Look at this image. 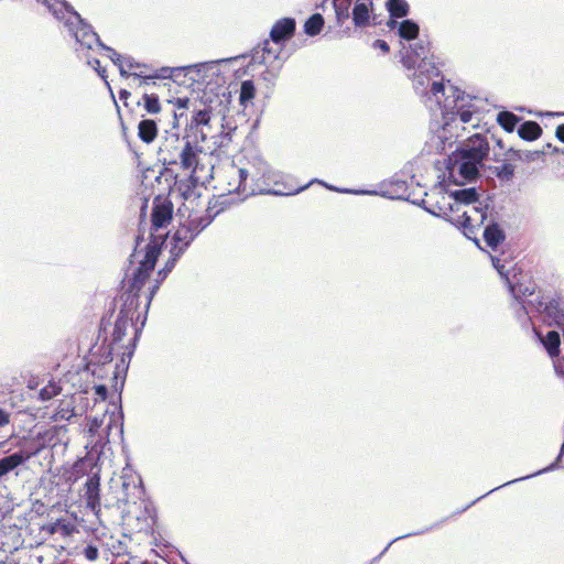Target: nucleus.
<instances>
[{
    "instance_id": "obj_1",
    "label": "nucleus",
    "mask_w": 564,
    "mask_h": 564,
    "mask_svg": "<svg viewBox=\"0 0 564 564\" xmlns=\"http://www.w3.org/2000/svg\"><path fill=\"white\" fill-rule=\"evenodd\" d=\"M199 152L200 149L186 138L171 134L161 142L158 159L166 169L178 165L183 170H194L198 165Z\"/></svg>"
},
{
    "instance_id": "obj_2",
    "label": "nucleus",
    "mask_w": 564,
    "mask_h": 564,
    "mask_svg": "<svg viewBox=\"0 0 564 564\" xmlns=\"http://www.w3.org/2000/svg\"><path fill=\"white\" fill-rule=\"evenodd\" d=\"M140 334L141 328L135 326L134 321L118 316L115 322L111 341L107 348L106 360L111 361L115 355L120 356L122 361H124V357L131 358Z\"/></svg>"
},
{
    "instance_id": "obj_3",
    "label": "nucleus",
    "mask_w": 564,
    "mask_h": 564,
    "mask_svg": "<svg viewBox=\"0 0 564 564\" xmlns=\"http://www.w3.org/2000/svg\"><path fill=\"white\" fill-rule=\"evenodd\" d=\"M162 245V237L155 238L153 236L152 240L147 245L144 258L140 261L139 267L132 274V278L128 281L126 289L141 293L142 288L149 281L150 275L154 270L158 258L161 253Z\"/></svg>"
},
{
    "instance_id": "obj_4",
    "label": "nucleus",
    "mask_w": 564,
    "mask_h": 564,
    "mask_svg": "<svg viewBox=\"0 0 564 564\" xmlns=\"http://www.w3.org/2000/svg\"><path fill=\"white\" fill-rule=\"evenodd\" d=\"M442 205L437 203L435 208L430 209V212L447 219L468 207H473L471 204L478 200V193L474 187L458 189L451 194H442Z\"/></svg>"
},
{
    "instance_id": "obj_5",
    "label": "nucleus",
    "mask_w": 564,
    "mask_h": 564,
    "mask_svg": "<svg viewBox=\"0 0 564 564\" xmlns=\"http://www.w3.org/2000/svg\"><path fill=\"white\" fill-rule=\"evenodd\" d=\"M246 178H248L247 169L228 164L217 171L215 187L220 192V195L238 194L243 197Z\"/></svg>"
},
{
    "instance_id": "obj_6",
    "label": "nucleus",
    "mask_w": 564,
    "mask_h": 564,
    "mask_svg": "<svg viewBox=\"0 0 564 564\" xmlns=\"http://www.w3.org/2000/svg\"><path fill=\"white\" fill-rule=\"evenodd\" d=\"M487 210L488 206H473L462 210V213L455 216H451L447 220L462 229L467 238L477 241V235L487 220Z\"/></svg>"
},
{
    "instance_id": "obj_7",
    "label": "nucleus",
    "mask_w": 564,
    "mask_h": 564,
    "mask_svg": "<svg viewBox=\"0 0 564 564\" xmlns=\"http://www.w3.org/2000/svg\"><path fill=\"white\" fill-rule=\"evenodd\" d=\"M280 50H273L270 41L265 40L261 46L254 48L251 57V65H264L265 69L261 73L263 80H274L282 68V61L279 57Z\"/></svg>"
},
{
    "instance_id": "obj_8",
    "label": "nucleus",
    "mask_w": 564,
    "mask_h": 564,
    "mask_svg": "<svg viewBox=\"0 0 564 564\" xmlns=\"http://www.w3.org/2000/svg\"><path fill=\"white\" fill-rule=\"evenodd\" d=\"M173 203L167 197L158 195L153 198L150 241L152 240L153 235L155 238L162 237L163 242L165 241L167 236L166 234L156 235L155 232L161 228H166L171 224L173 219Z\"/></svg>"
},
{
    "instance_id": "obj_9",
    "label": "nucleus",
    "mask_w": 564,
    "mask_h": 564,
    "mask_svg": "<svg viewBox=\"0 0 564 564\" xmlns=\"http://www.w3.org/2000/svg\"><path fill=\"white\" fill-rule=\"evenodd\" d=\"M247 174L243 198L270 191L271 172L267 164H253L247 169Z\"/></svg>"
},
{
    "instance_id": "obj_10",
    "label": "nucleus",
    "mask_w": 564,
    "mask_h": 564,
    "mask_svg": "<svg viewBox=\"0 0 564 564\" xmlns=\"http://www.w3.org/2000/svg\"><path fill=\"white\" fill-rule=\"evenodd\" d=\"M124 66L129 70L128 77L133 76L139 79L138 87L148 85L150 79L170 78L172 76V68L170 67L154 68L151 65L135 62L130 56L127 57Z\"/></svg>"
},
{
    "instance_id": "obj_11",
    "label": "nucleus",
    "mask_w": 564,
    "mask_h": 564,
    "mask_svg": "<svg viewBox=\"0 0 564 564\" xmlns=\"http://www.w3.org/2000/svg\"><path fill=\"white\" fill-rule=\"evenodd\" d=\"M489 143L487 138L480 133L469 137L458 149L455 150V158L467 159L481 165L488 156Z\"/></svg>"
},
{
    "instance_id": "obj_12",
    "label": "nucleus",
    "mask_w": 564,
    "mask_h": 564,
    "mask_svg": "<svg viewBox=\"0 0 564 564\" xmlns=\"http://www.w3.org/2000/svg\"><path fill=\"white\" fill-rule=\"evenodd\" d=\"M479 166L475 162L455 158V151L449 156L448 178L455 184H464L475 180L479 174Z\"/></svg>"
},
{
    "instance_id": "obj_13",
    "label": "nucleus",
    "mask_w": 564,
    "mask_h": 564,
    "mask_svg": "<svg viewBox=\"0 0 564 564\" xmlns=\"http://www.w3.org/2000/svg\"><path fill=\"white\" fill-rule=\"evenodd\" d=\"M529 159L531 155L529 153H523L520 150H514L512 148L506 150L505 158L500 159L498 154L494 153V161L501 162L500 166L495 167V174L500 181H511L514 176V163L518 161H522L523 159Z\"/></svg>"
},
{
    "instance_id": "obj_14",
    "label": "nucleus",
    "mask_w": 564,
    "mask_h": 564,
    "mask_svg": "<svg viewBox=\"0 0 564 564\" xmlns=\"http://www.w3.org/2000/svg\"><path fill=\"white\" fill-rule=\"evenodd\" d=\"M197 231L186 225H181L171 238L170 252L175 256H182L191 242L196 237Z\"/></svg>"
},
{
    "instance_id": "obj_15",
    "label": "nucleus",
    "mask_w": 564,
    "mask_h": 564,
    "mask_svg": "<svg viewBox=\"0 0 564 564\" xmlns=\"http://www.w3.org/2000/svg\"><path fill=\"white\" fill-rule=\"evenodd\" d=\"M84 499L86 507L94 513L98 514L100 512V477L97 474L87 479Z\"/></svg>"
},
{
    "instance_id": "obj_16",
    "label": "nucleus",
    "mask_w": 564,
    "mask_h": 564,
    "mask_svg": "<svg viewBox=\"0 0 564 564\" xmlns=\"http://www.w3.org/2000/svg\"><path fill=\"white\" fill-rule=\"evenodd\" d=\"M464 98H460L463 101ZM459 97L457 96L455 99V106L452 108V110L444 111V126L443 128L446 129L451 122H455L456 120H459L460 123H469L473 120V116L475 113L474 106H468L465 108L464 105H458Z\"/></svg>"
},
{
    "instance_id": "obj_17",
    "label": "nucleus",
    "mask_w": 564,
    "mask_h": 564,
    "mask_svg": "<svg viewBox=\"0 0 564 564\" xmlns=\"http://www.w3.org/2000/svg\"><path fill=\"white\" fill-rule=\"evenodd\" d=\"M181 256H175L171 253V257L165 262L163 269H161L156 273V278L153 282V284L150 286L149 291L144 294V313L148 312L149 306L156 294L158 290L160 289L162 282L166 279L167 274L174 269L176 261L178 260Z\"/></svg>"
},
{
    "instance_id": "obj_18",
    "label": "nucleus",
    "mask_w": 564,
    "mask_h": 564,
    "mask_svg": "<svg viewBox=\"0 0 564 564\" xmlns=\"http://www.w3.org/2000/svg\"><path fill=\"white\" fill-rule=\"evenodd\" d=\"M122 305L118 316L129 317V319L138 321L141 316L140 307V293L126 289L121 295Z\"/></svg>"
},
{
    "instance_id": "obj_19",
    "label": "nucleus",
    "mask_w": 564,
    "mask_h": 564,
    "mask_svg": "<svg viewBox=\"0 0 564 564\" xmlns=\"http://www.w3.org/2000/svg\"><path fill=\"white\" fill-rule=\"evenodd\" d=\"M295 28L296 23L293 18H282L271 28L270 39L275 44L290 40L295 33Z\"/></svg>"
},
{
    "instance_id": "obj_20",
    "label": "nucleus",
    "mask_w": 564,
    "mask_h": 564,
    "mask_svg": "<svg viewBox=\"0 0 564 564\" xmlns=\"http://www.w3.org/2000/svg\"><path fill=\"white\" fill-rule=\"evenodd\" d=\"M32 453H26L23 451L15 452L9 456H6L0 459V477L7 475L28 459H30Z\"/></svg>"
},
{
    "instance_id": "obj_21",
    "label": "nucleus",
    "mask_w": 564,
    "mask_h": 564,
    "mask_svg": "<svg viewBox=\"0 0 564 564\" xmlns=\"http://www.w3.org/2000/svg\"><path fill=\"white\" fill-rule=\"evenodd\" d=\"M371 8L372 2H367L366 0L356 1L351 12L355 26L365 28L369 24Z\"/></svg>"
},
{
    "instance_id": "obj_22",
    "label": "nucleus",
    "mask_w": 564,
    "mask_h": 564,
    "mask_svg": "<svg viewBox=\"0 0 564 564\" xmlns=\"http://www.w3.org/2000/svg\"><path fill=\"white\" fill-rule=\"evenodd\" d=\"M159 135V126L153 119H142L138 124V138L145 144H151Z\"/></svg>"
},
{
    "instance_id": "obj_23",
    "label": "nucleus",
    "mask_w": 564,
    "mask_h": 564,
    "mask_svg": "<svg viewBox=\"0 0 564 564\" xmlns=\"http://www.w3.org/2000/svg\"><path fill=\"white\" fill-rule=\"evenodd\" d=\"M482 236L487 246L492 250H496L497 247L502 243L506 238L503 230L498 224L494 221H490L485 226Z\"/></svg>"
},
{
    "instance_id": "obj_24",
    "label": "nucleus",
    "mask_w": 564,
    "mask_h": 564,
    "mask_svg": "<svg viewBox=\"0 0 564 564\" xmlns=\"http://www.w3.org/2000/svg\"><path fill=\"white\" fill-rule=\"evenodd\" d=\"M50 534H61L62 536H69L76 531L74 523L66 521L65 519H58L55 522L47 523L43 527Z\"/></svg>"
},
{
    "instance_id": "obj_25",
    "label": "nucleus",
    "mask_w": 564,
    "mask_h": 564,
    "mask_svg": "<svg viewBox=\"0 0 564 564\" xmlns=\"http://www.w3.org/2000/svg\"><path fill=\"white\" fill-rule=\"evenodd\" d=\"M518 134L525 141H534L542 134V128L535 121H524L518 129Z\"/></svg>"
},
{
    "instance_id": "obj_26",
    "label": "nucleus",
    "mask_w": 564,
    "mask_h": 564,
    "mask_svg": "<svg viewBox=\"0 0 564 564\" xmlns=\"http://www.w3.org/2000/svg\"><path fill=\"white\" fill-rule=\"evenodd\" d=\"M541 341L551 357H557L560 354L561 337L556 330H550L544 337H541Z\"/></svg>"
},
{
    "instance_id": "obj_27",
    "label": "nucleus",
    "mask_w": 564,
    "mask_h": 564,
    "mask_svg": "<svg viewBox=\"0 0 564 564\" xmlns=\"http://www.w3.org/2000/svg\"><path fill=\"white\" fill-rule=\"evenodd\" d=\"M138 105H143L144 110L148 115H156L161 111V104L159 96L154 93L148 94L144 93L142 95L141 100L137 102Z\"/></svg>"
},
{
    "instance_id": "obj_28",
    "label": "nucleus",
    "mask_w": 564,
    "mask_h": 564,
    "mask_svg": "<svg viewBox=\"0 0 564 564\" xmlns=\"http://www.w3.org/2000/svg\"><path fill=\"white\" fill-rule=\"evenodd\" d=\"M387 10L391 18L400 19L409 14V4L405 0H388Z\"/></svg>"
},
{
    "instance_id": "obj_29",
    "label": "nucleus",
    "mask_w": 564,
    "mask_h": 564,
    "mask_svg": "<svg viewBox=\"0 0 564 564\" xmlns=\"http://www.w3.org/2000/svg\"><path fill=\"white\" fill-rule=\"evenodd\" d=\"M519 121L520 118L510 111H501L497 116V122L503 130H506L509 133L514 131Z\"/></svg>"
},
{
    "instance_id": "obj_30",
    "label": "nucleus",
    "mask_w": 564,
    "mask_h": 564,
    "mask_svg": "<svg viewBox=\"0 0 564 564\" xmlns=\"http://www.w3.org/2000/svg\"><path fill=\"white\" fill-rule=\"evenodd\" d=\"M324 26V18L319 13L312 14L304 24V32L310 36L319 34Z\"/></svg>"
},
{
    "instance_id": "obj_31",
    "label": "nucleus",
    "mask_w": 564,
    "mask_h": 564,
    "mask_svg": "<svg viewBox=\"0 0 564 564\" xmlns=\"http://www.w3.org/2000/svg\"><path fill=\"white\" fill-rule=\"evenodd\" d=\"M337 23L343 24L350 17V0H333Z\"/></svg>"
},
{
    "instance_id": "obj_32",
    "label": "nucleus",
    "mask_w": 564,
    "mask_h": 564,
    "mask_svg": "<svg viewBox=\"0 0 564 564\" xmlns=\"http://www.w3.org/2000/svg\"><path fill=\"white\" fill-rule=\"evenodd\" d=\"M256 96V87L251 79L243 80L240 86L239 102L247 107Z\"/></svg>"
},
{
    "instance_id": "obj_33",
    "label": "nucleus",
    "mask_w": 564,
    "mask_h": 564,
    "mask_svg": "<svg viewBox=\"0 0 564 564\" xmlns=\"http://www.w3.org/2000/svg\"><path fill=\"white\" fill-rule=\"evenodd\" d=\"M419 31V25L411 20L402 21L399 26V35L408 41L416 39Z\"/></svg>"
},
{
    "instance_id": "obj_34",
    "label": "nucleus",
    "mask_w": 564,
    "mask_h": 564,
    "mask_svg": "<svg viewBox=\"0 0 564 564\" xmlns=\"http://www.w3.org/2000/svg\"><path fill=\"white\" fill-rule=\"evenodd\" d=\"M62 392V387L58 382L51 380L44 386L39 392V399L41 401H48Z\"/></svg>"
},
{
    "instance_id": "obj_35",
    "label": "nucleus",
    "mask_w": 564,
    "mask_h": 564,
    "mask_svg": "<svg viewBox=\"0 0 564 564\" xmlns=\"http://www.w3.org/2000/svg\"><path fill=\"white\" fill-rule=\"evenodd\" d=\"M195 170H189L191 171V175L186 178V180H183L180 182V191L182 192V195L184 196V198H188L192 193H193V189L197 186L198 184V178L195 176Z\"/></svg>"
},
{
    "instance_id": "obj_36",
    "label": "nucleus",
    "mask_w": 564,
    "mask_h": 564,
    "mask_svg": "<svg viewBox=\"0 0 564 564\" xmlns=\"http://www.w3.org/2000/svg\"><path fill=\"white\" fill-rule=\"evenodd\" d=\"M212 119V110L204 108L197 110L192 116V126L198 128L200 126H208Z\"/></svg>"
},
{
    "instance_id": "obj_37",
    "label": "nucleus",
    "mask_w": 564,
    "mask_h": 564,
    "mask_svg": "<svg viewBox=\"0 0 564 564\" xmlns=\"http://www.w3.org/2000/svg\"><path fill=\"white\" fill-rule=\"evenodd\" d=\"M107 51L110 53L109 57L111 58L113 64L118 66L120 75L122 77L128 78L129 70H127L126 66H124V62H126L127 57L117 53L113 48L107 47Z\"/></svg>"
},
{
    "instance_id": "obj_38",
    "label": "nucleus",
    "mask_w": 564,
    "mask_h": 564,
    "mask_svg": "<svg viewBox=\"0 0 564 564\" xmlns=\"http://www.w3.org/2000/svg\"><path fill=\"white\" fill-rule=\"evenodd\" d=\"M425 65H426V63H421L417 66L416 72L413 74L412 80H413V85L416 89L425 87V85L430 80V76L425 75V72L422 69L423 66H425Z\"/></svg>"
},
{
    "instance_id": "obj_39",
    "label": "nucleus",
    "mask_w": 564,
    "mask_h": 564,
    "mask_svg": "<svg viewBox=\"0 0 564 564\" xmlns=\"http://www.w3.org/2000/svg\"><path fill=\"white\" fill-rule=\"evenodd\" d=\"M75 415L74 408L70 406V404H67L66 406L63 405V402L58 405V409L56 410L54 417L55 420H70Z\"/></svg>"
},
{
    "instance_id": "obj_40",
    "label": "nucleus",
    "mask_w": 564,
    "mask_h": 564,
    "mask_svg": "<svg viewBox=\"0 0 564 564\" xmlns=\"http://www.w3.org/2000/svg\"><path fill=\"white\" fill-rule=\"evenodd\" d=\"M510 284V290L511 292L516 295V296H529V295H532L534 290L533 288H530V286H523L522 283H518V282H509Z\"/></svg>"
},
{
    "instance_id": "obj_41",
    "label": "nucleus",
    "mask_w": 564,
    "mask_h": 564,
    "mask_svg": "<svg viewBox=\"0 0 564 564\" xmlns=\"http://www.w3.org/2000/svg\"><path fill=\"white\" fill-rule=\"evenodd\" d=\"M84 555L87 560L89 561H95L97 560L98 557V554H99V551H98V547L95 546V545H87L85 549H84Z\"/></svg>"
},
{
    "instance_id": "obj_42",
    "label": "nucleus",
    "mask_w": 564,
    "mask_h": 564,
    "mask_svg": "<svg viewBox=\"0 0 564 564\" xmlns=\"http://www.w3.org/2000/svg\"><path fill=\"white\" fill-rule=\"evenodd\" d=\"M37 2L46 6L50 11H52L54 14L57 13L56 6H65V3L62 0H36Z\"/></svg>"
},
{
    "instance_id": "obj_43",
    "label": "nucleus",
    "mask_w": 564,
    "mask_h": 564,
    "mask_svg": "<svg viewBox=\"0 0 564 564\" xmlns=\"http://www.w3.org/2000/svg\"><path fill=\"white\" fill-rule=\"evenodd\" d=\"M444 90H445V87L442 82H433V84L431 86V93L433 96L438 98V94L444 95Z\"/></svg>"
},
{
    "instance_id": "obj_44",
    "label": "nucleus",
    "mask_w": 564,
    "mask_h": 564,
    "mask_svg": "<svg viewBox=\"0 0 564 564\" xmlns=\"http://www.w3.org/2000/svg\"><path fill=\"white\" fill-rule=\"evenodd\" d=\"M372 46L375 48H379L381 50L383 53H389L390 51V46L388 45V43L383 40H376L372 44Z\"/></svg>"
},
{
    "instance_id": "obj_45",
    "label": "nucleus",
    "mask_w": 564,
    "mask_h": 564,
    "mask_svg": "<svg viewBox=\"0 0 564 564\" xmlns=\"http://www.w3.org/2000/svg\"><path fill=\"white\" fill-rule=\"evenodd\" d=\"M131 93L127 89H120L119 91V98L122 100L123 106L126 108H129L128 99L130 98Z\"/></svg>"
},
{
    "instance_id": "obj_46",
    "label": "nucleus",
    "mask_w": 564,
    "mask_h": 564,
    "mask_svg": "<svg viewBox=\"0 0 564 564\" xmlns=\"http://www.w3.org/2000/svg\"><path fill=\"white\" fill-rule=\"evenodd\" d=\"M95 392L100 397L101 400H106L108 395V390L105 386L99 384L95 387Z\"/></svg>"
},
{
    "instance_id": "obj_47",
    "label": "nucleus",
    "mask_w": 564,
    "mask_h": 564,
    "mask_svg": "<svg viewBox=\"0 0 564 564\" xmlns=\"http://www.w3.org/2000/svg\"><path fill=\"white\" fill-rule=\"evenodd\" d=\"M10 422V414L0 409V427L6 426Z\"/></svg>"
},
{
    "instance_id": "obj_48",
    "label": "nucleus",
    "mask_w": 564,
    "mask_h": 564,
    "mask_svg": "<svg viewBox=\"0 0 564 564\" xmlns=\"http://www.w3.org/2000/svg\"><path fill=\"white\" fill-rule=\"evenodd\" d=\"M555 137L564 143V123L557 126Z\"/></svg>"
},
{
    "instance_id": "obj_49",
    "label": "nucleus",
    "mask_w": 564,
    "mask_h": 564,
    "mask_svg": "<svg viewBox=\"0 0 564 564\" xmlns=\"http://www.w3.org/2000/svg\"><path fill=\"white\" fill-rule=\"evenodd\" d=\"M187 102H188V99H181V98L177 99L178 107L185 108V107H187Z\"/></svg>"
},
{
    "instance_id": "obj_50",
    "label": "nucleus",
    "mask_w": 564,
    "mask_h": 564,
    "mask_svg": "<svg viewBox=\"0 0 564 564\" xmlns=\"http://www.w3.org/2000/svg\"><path fill=\"white\" fill-rule=\"evenodd\" d=\"M430 68H431L432 72L435 73V76L440 75V70L434 65H430Z\"/></svg>"
},
{
    "instance_id": "obj_51",
    "label": "nucleus",
    "mask_w": 564,
    "mask_h": 564,
    "mask_svg": "<svg viewBox=\"0 0 564 564\" xmlns=\"http://www.w3.org/2000/svg\"><path fill=\"white\" fill-rule=\"evenodd\" d=\"M96 69L98 70V74H99L102 78H106V77H107V76H106V69H105V68H104V69H101V70H100L99 68H96Z\"/></svg>"
},
{
    "instance_id": "obj_52",
    "label": "nucleus",
    "mask_w": 564,
    "mask_h": 564,
    "mask_svg": "<svg viewBox=\"0 0 564 564\" xmlns=\"http://www.w3.org/2000/svg\"><path fill=\"white\" fill-rule=\"evenodd\" d=\"M497 144L499 145L500 149H503V144H502V141L501 140H498L497 141Z\"/></svg>"
},
{
    "instance_id": "obj_53",
    "label": "nucleus",
    "mask_w": 564,
    "mask_h": 564,
    "mask_svg": "<svg viewBox=\"0 0 564 564\" xmlns=\"http://www.w3.org/2000/svg\"><path fill=\"white\" fill-rule=\"evenodd\" d=\"M394 24H395V21H394V20H391V21L388 23V25H389L390 28H392Z\"/></svg>"
},
{
    "instance_id": "obj_54",
    "label": "nucleus",
    "mask_w": 564,
    "mask_h": 564,
    "mask_svg": "<svg viewBox=\"0 0 564 564\" xmlns=\"http://www.w3.org/2000/svg\"><path fill=\"white\" fill-rule=\"evenodd\" d=\"M121 127H122L123 133H126L127 128H126V126H124V123L122 121H121Z\"/></svg>"
},
{
    "instance_id": "obj_55",
    "label": "nucleus",
    "mask_w": 564,
    "mask_h": 564,
    "mask_svg": "<svg viewBox=\"0 0 564 564\" xmlns=\"http://www.w3.org/2000/svg\"><path fill=\"white\" fill-rule=\"evenodd\" d=\"M94 62H95V64H96V67L98 68V67H99L100 62H99L98 59H95Z\"/></svg>"
},
{
    "instance_id": "obj_56",
    "label": "nucleus",
    "mask_w": 564,
    "mask_h": 564,
    "mask_svg": "<svg viewBox=\"0 0 564 564\" xmlns=\"http://www.w3.org/2000/svg\"><path fill=\"white\" fill-rule=\"evenodd\" d=\"M142 238L140 236H137V246L139 245V241L141 240Z\"/></svg>"
}]
</instances>
